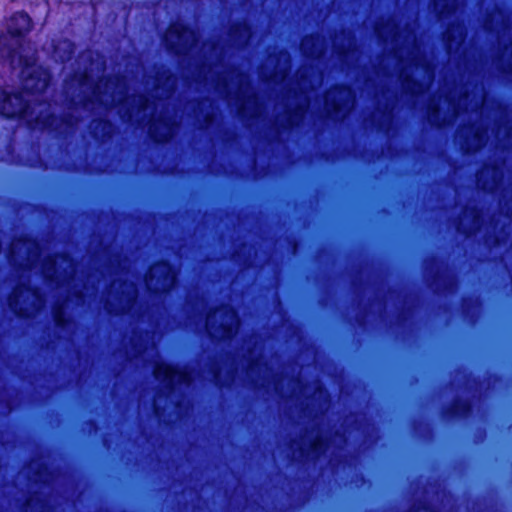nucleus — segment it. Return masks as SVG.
Instances as JSON below:
<instances>
[{"label":"nucleus","instance_id":"obj_1","mask_svg":"<svg viewBox=\"0 0 512 512\" xmlns=\"http://www.w3.org/2000/svg\"><path fill=\"white\" fill-rule=\"evenodd\" d=\"M31 28V20L24 12L15 13L8 21L5 31H0V60L9 63L15 69L21 68L22 91L17 93L3 92L0 96V113L6 117H19L29 123L44 128H53L54 117L38 113L34 103L38 98L29 99V95L44 92L49 84L48 71L36 66L35 58L28 55L25 48V36Z\"/></svg>","mask_w":512,"mask_h":512},{"label":"nucleus","instance_id":"obj_2","mask_svg":"<svg viewBox=\"0 0 512 512\" xmlns=\"http://www.w3.org/2000/svg\"><path fill=\"white\" fill-rule=\"evenodd\" d=\"M376 33L393 47L394 74L401 81L402 88L412 95H421L434 78L431 60L424 54L411 28L401 31L394 20L376 26Z\"/></svg>","mask_w":512,"mask_h":512},{"label":"nucleus","instance_id":"obj_3","mask_svg":"<svg viewBox=\"0 0 512 512\" xmlns=\"http://www.w3.org/2000/svg\"><path fill=\"white\" fill-rule=\"evenodd\" d=\"M67 93L77 90L79 93L73 97L72 103L75 106H82L86 111H94L100 107L111 109L119 107V113L123 118L132 120L139 114L150 110V101L143 95L130 97L127 95L126 82L120 78L106 81H96L94 78V64L83 72L76 73L66 83Z\"/></svg>","mask_w":512,"mask_h":512},{"label":"nucleus","instance_id":"obj_4","mask_svg":"<svg viewBox=\"0 0 512 512\" xmlns=\"http://www.w3.org/2000/svg\"><path fill=\"white\" fill-rule=\"evenodd\" d=\"M10 261L24 270H37L61 288H70L74 282L76 267L70 257L60 255L45 257L36 241L20 238L11 244Z\"/></svg>","mask_w":512,"mask_h":512},{"label":"nucleus","instance_id":"obj_5","mask_svg":"<svg viewBox=\"0 0 512 512\" xmlns=\"http://www.w3.org/2000/svg\"><path fill=\"white\" fill-rule=\"evenodd\" d=\"M204 80L223 98L233 104L239 114L244 115L250 106L255 107L253 115L259 113L257 99L250 91L247 77L231 72H219L218 68H210L204 75Z\"/></svg>","mask_w":512,"mask_h":512},{"label":"nucleus","instance_id":"obj_6","mask_svg":"<svg viewBox=\"0 0 512 512\" xmlns=\"http://www.w3.org/2000/svg\"><path fill=\"white\" fill-rule=\"evenodd\" d=\"M468 109V95L458 100L451 94L439 95L438 99H433L428 106V119L431 124L442 126Z\"/></svg>","mask_w":512,"mask_h":512},{"label":"nucleus","instance_id":"obj_7","mask_svg":"<svg viewBox=\"0 0 512 512\" xmlns=\"http://www.w3.org/2000/svg\"><path fill=\"white\" fill-rule=\"evenodd\" d=\"M239 319L236 312L229 306L221 307L213 314L207 316L206 330L214 339L225 340L231 338L237 331Z\"/></svg>","mask_w":512,"mask_h":512},{"label":"nucleus","instance_id":"obj_8","mask_svg":"<svg viewBox=\"0 0 512 512\" xmlns=\"http://www.w3.org/2000/svg\"><path fill=\"white\" fill-rule=\"evenodd\" d=\"M136 298L137 288L135 283L126 280L123 283L120 280L114 281L106 302V309L115 314L130 313Z\"/></svg>","mask_w":512,"mask_h":512},{"label":"nucleus","instance_id":"obj_9","mask_svg":"<svg viewBox=\"0 0 512 512\" xmlns=\"http://www.w3.org/2000/svg\"><path fill=\"white\" fill-rule=\"evenodd\" d=\"M198 34L180 22L170 26L165 34L164 42L167 48L178 55H188L198 45Z\"/></svg>","mask_w":512,"mask_h":512},{"label":"nucleus","instance_id":"obj_10","mask_svg":"<svg viewBox=\"0 0 512 512\" xmlns=\"http://www.w3.org/2000/svg\"><path fill=\"white\" fill-rule=\"evenodd\" d=\"M43 305L44 300L39 291L26 284L17 287L9 298V307L19 316H33Z\"/></svg>","mask_w":512,"mask_h":512},{"label":"nucleus","instance_id":"obj_11","mask_svg":"<svg viewBox=\"0 0 512 512\" xmlns=\"http://www.w3.org/2000/svg\"><path fill=\"white\" fill-rule=\"evenodd\" d=\"M355 95L350 88L339 87L330 90L325 96L324 108L335 120H341L354 106Z\"/></svg>","mask_w":512,"mask_h":512},{"label":"nucleus","instance_id":"obj_12","mask_svg":"<svg viewBox=\"0 0 512 512\" xmlns=\"http://www.w3.org/2000/svg\"><path fill=\"white\" fill-rule=\"evenodd\" d=\"M154 375L163 382L168 393H171L176 385H189L193 381L192 373L187 368L179 369L163 362L156 363Z\"/></svg>","mask_w":512,"mask_h":512},{"label":"nucleus","instance_id":"obj_13","mask_svg":"<svg viewBox=\"0 0 512 512\" xmlns=\"http://www.w3.org/2000/svg\"><path fill=\"white\" fill-rule=\"evenodd\" d=\"M290 69V56L285 51H280L275 55H270L261 68L260 76L264 80L272 83H282L285 81Z\"/></svg>","mask_w":512,"mask_h":512},{"label":"nucleus","instance_id":"obj_14","mask_svg":"<svg viewBox=\"0 0 512 512\" xmlns=\"http://www.w3.org/2000/svg\"><path fill=\"white\" fill-rule=\"evenodd\" d=\"M176 273L167 263H158L151 267L146 277L147 288L155 293L166 292L173 287Z\"/></svg>","mask_w":512,"mask_h":512},{"label":"nucleus","instance_id":"obj_15","mask_svg":"<svg viewBox=\"0 0 512 512\" xmlns=\"http://www.w3.org/2000/svg\"><path fill=\"white\" fill-rule=\"evenodd\" d=\"M300 77L301 79L297 82V89L299 90V93L297 91H294L293 93V97L296 99L297 104L293 113L289 115V118L287 120V125L289 127L298 124V122L303 118L304 113L309 106L310 98L307 92L308 82L307 79L305 78L304 72H300Z\"/></svg>","mask_w":512,"mask_h":512},{"label":"nucleus","instance_id":"obj_16","mask_svg":"<svg viewBox=\"0 0 512 512\" xmlns=\"http://www.w3.org/2000/svg\"><path fill=\"white\" fill-rule=\"evenodd\" d=\"M175 121L168 120L166 117L152 118L149 125V133L157 142H165L175 134Z\"/></svg>","mask_w":512,"mask_h":512},{"label":"nucleus","instance_id":"obj_17","mask_svg":"<svg viewBox=\"0 0 512 512\" xmlns=\"http://www.w3.org/2000/svg\"><path fill=\"white\" fill-rule=\"evenodd\" d=\"M302 454L309 459H318L322 455L325 456L330 451V445L326 439L322 437H316L309 441L307 444L304 442V446L301 448Z\"/></svg>","mask_w":512,"mask_h":512},{"label":"nucleus","instance_id":"obj_18","mask_svg":"<svg viewBox=\"0 0 512 512\" xmlns=\"http://www.w3.org/2000/svg\"><path fill=\"white\" fill-rule=\"evenodd\" d=\"M301 50L308 57L319 58L325 50V41L320 36H307L302 40Z\"/></svg>","mask_w":512,"mask_h":512},{"label":"nucleus","instance_id":"obj_19","mask_svg":"<svg viewBox=\"0 0 512 512\" xmlns=\"http://www.w3.org/2000/svg\"><path fill=\"white\" fill-rule=\"evenodd\" d=\"M501 175L497 169L488 168L483 169L477 176L478 185L487 191H494L497 189Z\"/></svg>","mask_w":512,"mask_h":512},{"label":"nucleus","instance_id":"obj_20","mask_svg":"<svg viewBox=\"0 0 512 512\" xmlns=\"http://www.w3.org/2000/svg\"><path fill=\"white\" fill-rule=\"evenodd\" d=\"M469 132L472 134L471 138H467L465 142L461 143L462 148L468 152L476 151L485 144L487 131L480 130L479 128H470Z\"/></svg>","mask_w":512,"mask_h":512},{"label":"nucleus","instance_id":"obj_21","mask_svg":"<svg viewBox=\"0 0 512 512\" xmlns=\"http://www.w3.org/2000/svg\"><path fill=\"white\" fill-rule=\"evenodd\" d=\"M251 37L250 27L246 23L238 24L233 27L231 32L232 41L236 45H244L248 42Z\"/></svg>","mask_w":512,"mask_h":512},{"label":"nucleus","instance_id":"obj_22","mask_svg":"<svg viewBox=\"0 0 512 512\" xmlns=\"http://www.w3.org/2000/svg\"><path fill=\"white\" fill-rule=\"evenodd\" d=\"M73 53V44L68 40L59 42L54 48V58L61 62L69 60Z\"/></svg>","mask_w":512,"mask_h":512},{"label":"nucleus","instance_id":"obj_23","mask_svg":"<svg viewBox=\"0 0 512 512\" xmlns=\"http://www.w3.org/2000/svg\"><path fill=\"white\" fill-rule=\"evenodd\" d=\"M434 9L441 16L450 14L455 10V0H434Z\"/></svg>","mask_w":512,"mask_h":512},{"label":"nucleus","instance_id":"obj_24","mask_svg":"<svg viewBox=\"0 0 512 512\" xmlns=\"http://www.w3.org/2000/svg\"><path fill=\"white\" fill-rule=\"evenodd\" d=\"M174 87L175 80L172 77L168 76L166 77V81L163 84V87H160L159 81L157 82L155 87V94L157 96L160 95L161 97L168 98L171 92L173 91Z\"/></svg>","mask_w":512,"mask_h":512},{"label":"nucleus","instance_id":"obj_25","mask_svg":"<svg viewBox=\"0 0 512 512\" xmlns=\"http://www.w3.org/2000/svg\"><path fill=\"white\" fill-rule=\"evenodd\" d=\"M451 484H463L464 486H471L472 484H483L484 486L504 484L507 487H512V482H440V487H447L450 486Z\"/></svg>","mask_w":512,"mask_h":512},{"label":"nucleus","instance_id":"obj_26","mask_svg":"<svg viewBox=\"0 0 512 512\" xmlns=\"http://www.w3.org/2000/svg\"><path fill=\"white\" fill-rule=\"evenodd\" d=\"M454 32L457 34V40H458L457 42L458 43H461L464 39V33H463V29L461 26H457L456 28L449 29L446 33V38H447V41L449 42L448 46H449L450 50L453 47V40L451 39V37Z\"/></svg>","mask_w":512,"mask_h":512},{"label":"nucleus","instance_id":"obj_27","mask_svg":"<svg viewBox=\"0 0 512 512\" xmlns=\"http://www.w3.org/2000/svg\"><path fill=\"white\" fill-rule=\"evenodd\" d=\"M347 42H348V50L347 51L340 50L338 52L340 58L343 61H345L349 57H354V54L356 53V51L354 49H352L353 41H352V39L350 37L347 39Z\"/></svg>","mask_w":512,"mask_h":512},{"label":"nucleus","instance_id":"obj_28","mask_svg":"<svg viewBox=\"0 0 512 512\" xmlns=\"http://www.w3.org/2000/svg\"><path fill=\"white\" fill-rule=\"evenodd\" d=\"M245 503H246V505L250 506L252 509H255V510L262 508L260 501L252 498V496H246Z\"/></svg>","mask_w":512,"mask_h":512},{"label":"nucleus","instance_id":"obj_29","mask_svg":"<svg viewBox=\"0 0 512 512\" xmlns=\"http://www.w3.org/2000/svg\"><path fill=\"white\" fill-rule=\"evenodd\" d=\"M54 317H55V321L56 323L61 326L64 324V319H63V313L61 311L60 308H57L54 312Z\"/></svg>","mask_w":512,"mask_h":512},{"label":"nucleus","instance_id":"obj_30","mask_svg":"<svg viewBox=\"0 0 512 512\" xmlns=\"http://www.w3.org/2000/svg\"><path fill=\"white\" fill-rule=\"evenodd\" d=\"M508 55L510 56L511 62H512V43L510 44L509 47H505V49H504L503 56H508ZM510 65H511V70H512V63Z\"/></svg>","mask_w":512,"mask_h":512},{"label":"nucleus","instance_id":"obj_31","mask_svg":"<svg viewBox=\"0 0 512 512\" xmlns=\"http://www.w3.org/2000/svg\"><path fill=\"white\" fill-rule=\"evenodd\" d=\"M483 105V99L481 98L480 100H477L475 101L474 103H470V106H471V109L472 110H477L479 109L481 106Z\"/></svg>","mask_w":512,"mask_h":512},{"label":"nucleus","instance_id":"obj_32","mask_svg":"<svg viewBox=\"0 0 512 512\" xmlns=\"http://www.w3.org/2000/svg\"><path fill=\"white\" fill-rule=\"evenodd\" d=\"M86 292L84 291H74V295L78 300H82L85 297Z\"/></svg>","mask_w":512,"mask_h":512},{"label":"nucleus","instance_id":"obj_33","mask_svg":"<svg viewBox=\"0 0 512 512\" xmlns=\"http://www.w3.org/2000/svg\"><path fill=\"white\" fill-rule=\"evenodd\" d=\"M510 30L506 27V25L504 26V31L502 33V35L499 36V39L500 41H502V39L504 38L506 32H509Z\"/></svg>","mask_w":512,"mask_h":512},{"label":"nucleus","instance_id":"obj_34","mask_svg":"<svg viewBox=\"0 0 512 512\" xmlns=\"http://www.w3.org/2000/svg\"><path fill=\"white\" fill-rule=\"evenodd\" d=\"M96 66L98 72H101L103 70V65L101 63H97Z\"/></svg>","mask_w":512,"mask_h":512},{"label":"nucleus","instance_id":"obj_35","mask_svg":"<svg viewBox=\"0 0 512 512\" xmlns=\"http://www.w3.org/2000/svg\"><path fill=\"white\" fill-rule=\"evenodd\" d=\"M464 133H465V131H464L463 129H462V130H460V131H459V133H458V137H459L460 139H462V138H463V136H464Z\"/></svg>","mask_w":512,"mask_h":512},{"label":"nucleus","instance_id":"obj_36","mask_svg":"<svg viewBox=\"0 0 512 512\" xmlns=\"http://www.w3.org/2000/svg\"><path fill=\"white\" fill-rule=\"evenodd\" d=\"M458 230H459V231H462L463 233H470V231H467V230H465V229H462L461 225H459Z\"/></svg>","mask_w":512,"mask_h":512},{"label":"nucleus","instance_id":"obj_37","mask_svg":"<svg viewBox=\"0 0 512 512\" xmlns=\"http://www.w3.org/2000/svg\"><path fill=\"white\" fill-rule=\"evenodd\" d=\"M474 225L476 226L478 224V218L476 215L473 216Z\"/></svg>","mask_w":512,"mask_h":512},{"label":"nucleus","instance_id":"obj_38","mask_svg":"<svg viewBox=\"0 0 512 512\" xmlns=\"http://www.w3.org/2000/svg\"><path fill=\"white\" fill-rule=\"evenodd\" d=\"M423 509H424L425 511H430V510H431V509H430V507H429L428 505H424V506H423Z\"/></svg>","mask_w":512,"mask_h":512},{"label":"nucleus","instance_id":"obj_39","mask_svg":"<svg viewBox=\"0 0 512 512\" xmlns=\"http://www.w3.org/2000/svg\"><path fill=\"white\" fill-rule=\"evenodd\" d=\"M87 59H88V57H87V56H81V60H82V61H86Z\"/></svg>","mask_w":512,"mask_h":512},{"label":"nucleus","instance_id":"obj_40","mask_svg":"<svg viewBox=\"0 0 512 512\" xmlns=\"http://www.w3.org/2000/svg\"><path fill=\"white\" fill-rule=\"evenodd\" d=\"M157 402H158V400L156 399V400L154 401V407H155V409H156V410H157Z\"/></svg>","mask_w":512,"mask_h":512},{"label":"nucleus","instance_id":"obj_41","mask_svg":"<svg viewBox=\"0 0 512 512\" xmlns=\"http://www.w3.org/2000/svg\"><path fill=\"white\" fill-rule=\"evenodd\" d=\"M108 128V130L111 129V126H108L107 124H105V129ZM110 131H108L107 133H109Z\"/></svg>","mask_w":512,"mask_h":512},{"label":"nucleus","instance_id":"obj_42","mask_svg":"<svg viewBox=\"0 0 512 512\" xmlns=\"http://www.w3.org/2000/svg\"><path fill=\"white\" fill-rule=\"evenodd\" d=\"M507 135H508L509 137H510V136H512V131H511V130L507 131Z\"/></svg>","mask_w":512,"mask_h":512},{"label":"nucleus","instance_id":"obj_43","mask_svg":"<svg viewBox=\"0 0 512 512\" xmlns=\"http://www.w3.org/2000/svg\"><path fill=\"white\" fill-rule=\"evenodd\" d=\"M500 134H501V130H500V129H498V130H497V137H499V136H500Z\"/></svg>","mask_w":512,"mask_h":512}]
</instances>
